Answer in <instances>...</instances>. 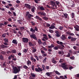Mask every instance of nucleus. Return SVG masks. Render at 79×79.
Wrapping results in <instances>:
<instances>
[{
  "instance_id": "1",
  "label": "nucleus",
  "mask_w": 79,
  "mask_h": 79,
  "mask_svg": "<svg viewBox=\"0 0 79 79\" xmlns=\"http://www.w3.org/2000/svg\"><path fill=\"white\" fill-rule=\"evenodd\" d=\"M21 67L20 66H18L17 67L16 66L13 67V73L14 74H17L19 73V72L21 71Z\"/></svg>"
},
{
  "instance_id": "2",
  "label": "nucleus",
  "mask_w": 79,
  "mask_h": 79,
  "mask_svg": "<svg viewBox=\"0 0 79 79\" xmlns=\"http://www.w3.org/2000/svg\"><path fill=\"white\" fill-rule=\"evenodd\" d=\"M42 67L43 69L40 67H38V69L37 68H35V71H36V72H38L39 73L40 72H42V71H45V66L44 65L42 64Z\"/></svg>"
},
{
  "instance_id": "3",
  "label": "nucleus",
  "mask_w": 79,
  "mask_h": 79,
  "mask_svg": "<svg viewBox=\"0 0 79 79\" xmlns=\"http://www.w3.org/2000/svg\"><path fill=\"white\" fill-rule=\"evenodd\" d=\"M26 16H28L27 18L28 20H31V17H34V15H32L31 14H29V12H27L26 14Z\"/></svg>"
},
{
  "instance_id": "4",
  "label": "nucleus",
  "mask_w": 79,
  "mask_h": 79,
  "mask_svg": "<svg viewBox=\"0 0 79 79\" xmlns=\"http://www.w3.org/2000/svg\"><path fill=\"white\" fill-rule=\"evenodd\" d=\"M30 37L31 39H33L34 40H37V38L36 37V35L34 33H32L31 35H30Z\"/></svg>"
},
{
  "instance_id": "5",
  "label": "nucleus",
  "mask_w": 79,
  "mask_h": 79,
  "mask_svg": "<svg viewBox=\"0 0 79 79\" xmlns=\"http://www.w3.org/2000/svg\"><path fill=\"white\" fill-rule=\"evenodd\" d=\"M22 40L24 43H27L29 42V39L27 38H23Z\"/></svg>"
},
{
  "instance_id": "6",
  "label": "nucleus",
  "mask_w": 79,
  "mask_h": 79,
  "mask_svg": "<svg viewBox=\"0 0 79 79\" xmlns=\"http://www.w3.org/2000/svg\"><path fill=\"white\" fill-rule=\"evenodd\" d=\"M55 32L56 34L55 35L56 36V37H60V32L56 30L55 31Z\"/></svg>"
},
{
  "instance_id": "7",
  "label": "nucleus",
  "mask_w": 79,
  "mask_h": 79,
  "mask_svg": "<svg viewBox=\"0 0 79 79\" xmlns=\"http://www.w3.org/2000/svg\"><path fill=\"white\" fill-rule=\"evenodd\" d=\"M38 15H40V16H45L46 15V13L44 12H42L41 11L39 12L38 13Z\"/></svg>"
},
{
  "instance_id": "8",
  "label": "nucleus",
  "mask_w": 79,
  "mask_h": 79,
  "mask_svg": "<svg viewBox=\"0 0 79 79\" xmlns=\"http://www.w3.org/2000/svg\"><path fill=\"white\" fill-rule=\"evenodd\" d=\"M24 6L26 8H28V9H30L31 8V6L28 4H25L24 5Z\"/></svg>"
},
{
  "instance_id": "9",
  "label": "nucleus",
  "mask_w": 79,
  "mask_h": 79,
  "mask_svg": "<svg viewBox=\"0 0 79 79\" xmlns=\"http://www.w3.org/2000/svg\"><path fill=\"white\" fill-rule=\"evenodd\" d=\"M56 43L58 44H59V45L61 44V46L63 48L64 47V46L63 45V42H62L61 41L60 42L59 41H57Z\"/></svg>"
},
{
  "instance_id": "10",
  "label": "nucleus",
  "mask_w": 79,
  "mask_h": 79,
  "mask_svg": "<svg viewBox=\"0 0 79 79\" xmlns=\"http://www.w3.org/2000/svg\"><path fill=\"white\" fill-rule=\"evenodd\" d=\"M60 39L62 40H65V39H66V37L64 35H62V36L60 37Z\"/></svg>"
},
{
  "instance_id": "11",
  "label": "nucleus",
  "mask_w": 79,
  "mask_h": 79,
  "mask_svg": "<svg viewBox=\"0 0 79 79\" xmlns=\"http://www.w3.org/2000/svg\"><path fill=\"white\" fill-rule=\"evenodd\" d=\"M66 32L68 35H69L71 36H74V34L73 33H71V32L66 31Z\"/></svg>"
},
{
  "instance_id": "12",
  "label": "nucleus",
  "mask_w": 79,
  "mask_h": 79,
  "mask_svg": "<svg viewBox=\"0 0 79 79\" xmlns=\"http://www.w3.org/2000/svg\"><path fill=\"white\" fill-rule=\"evenodd\" d=\"M12 43L14 44L15 45H17L18 44V41L17 40H13L12 41Z\"/></svg>"
},
{
  "instance_id": "13",
  "label": "nucleus",
  "mask_w": 79,
  "mask_h": 79,
  "mask_svg": "<svg viewBox=\"0 0 79 79\" xmlns=\"http://www.w3.org/2000/svg\"><path fill=\"white\" fill-rule=\"evenodd\" d=\"M74 28H75V29L76 31H79V26L77 25H76V26L74 27Z\"/></svg>"
},
{
  "instance_id": "14",
  "label": "nucleus",
  "mask_w": 79,
  "mask_h": 79,
  "mask_svg": "<svg viewBox=\"0 0 79 79\" xmlns=\"http://www.w3.org/2000/svg\"><path fill=\"white\" fill-rule=\"evenodd\" d=\"M35 18L36 19H39V20L40 21H42V19L40 18V17H39V16H35Z\"/></svg>"
},
{
  "instance_id": "15",
  "label": "nucleus",
  "mask_w": 79,
  "mask_h": 79,
  "mask_svg": "<svg viewBox=\"0 0 79 79\" xmlns=\"http://www.w3.org/2000/svg\"><path fill=\"white\" fill-rule=\"evenodd\" d=\"M30 31L31 32L32 34H34V33H35V30L34 29H33L32 28H31L30 29Z\"/></svg>"
},
{
  "instance_id": "16",
  "label": "nucleus",
  "mask_w": 79,
  "mask_h": 79,
  "mask_svg": "<svg viewBox=\"0 0 79 79\" xmlns=\"http://www.w3.org/2000/svg\"><path fill=\"white\" fill-rule=\"evenodd\" d=\"M52 62L54 64H56L57 63V61H56L55 60V58H53L52 60Z\"/></svg>"
},
{
  "instance_id": "17",
  "label": "nucleus",
  "mask_w": 79,
  "mask_h": 79,
  "mask_svg": "<svg viewBox=\"0 0 79 79\" xmlns=\"http://www.w3.org/2000/svg\"><path fill=\"white\" fill-rule=\"evenodd\" d=\"M30 59L31 61H33L34 62H35L36 61V60L34 58V57L32 56H31Z\"/></svg>"
},
{
  "instance_id": "18",
  "label": "nucleus",
  "mask_w": 79,
  "mask_h": 79,
  "mask_svg": "<svg viewBox=\"0 0 79 79\" xmlns=\"http://www.w3.org/2000/svg\"><path fill=\"white\" fill-rule=\"evenodd\" d=\"M61 67L63 68L64 69H68V68H67V66L66 65H61Z\"/></svg>"
},
{
  "instance_id": "19",
  "label": "nucleus",
  "mask_w": 79,
  "mask_h": 79,
  "mask_svg": "<svg viewBox=\"0 0 79 79\" xmlns=\"http://www.w3.org/2000/svg\"><path fill=\"white\" fill-rule=\"evenodd\" d=\"M76 40V38H73V37H72L71 39V40L72 42H75Z\"/></svg>"
},
{
  "instance_id": "20",
  "label": "nucleus",
  "mask_w": 79,
  "mask_h": 79,
  "mask_svg": "<svg viewBox=\"0 0 79 79\" xmlns=\"http://www.w3.org/2000/svg\"><path fill=\"white\" fill-rule=\"evenodd\" d=\"M28 44L29 46L30 47H32L33 46H34V44H33L32 43V42H29Z\"/></svg>"
},
{
  "instance_id": "21",
  "label": "nucleus",
  "mask_w": 79,
  "mask_h": 79,
  "mask_svg": "<svg viewBox=\"0 0 79 79\" xmlns=\"http://www.w3.org/2000/svg\"><path fill=\"white\" fill-rule=\"evenodd\" d=\"M50 3H51V5H52V6H54L55 5V2L53 1H50Z\"/></svg>"
},
{
  "instance_id": "22",
  "label": "nucleus",
  "mask_w": 79,
  "mask_h": 79,
  "mask_svg": "<svg viewBox=\"0 0 79 79\" xmlns=\"http://www.w3.org/2000/svg\"><path fill=\"white\" fill-rule=\"evenodd\" d=\"M35 9V7L33 6L32 8L31 9V11L32 13H34L35 12V10H34Z\"/></svg>"
},
{
  "instance_id": "23",
  "label": "nucleus",
  "mask_w": 79,
  "mask_h": 79,
  "mask_svg": "<svg viewBox=\"0 0 79 79\" xmlns=\"http://www.w3.org/2000/svg\"><path fill=\"white\" fill-rule=\"evenodd\" d=\"M70 55H71V54H70L69 52H68V55H65V57H68V58H69V57H70Z\"/></svg>"
},
{
  "instance_id": "24",
  "label": "nucleus",
  "mask_w": 79,
  "mask_h": 79,
  "mask_svg": "<svg viewBox=\"0 0 79 79\" xmlns=\"http://www.w3.org/2000/svg\"><path fill=\"white\" fill-rule=\"evenodd\" d=\"M27 63L28 65H31V61L28 60V61H27Z\"/></svg>"
},
{
  "instance_id": "25",
  "label": "nucleus",
  "mask_w": 79,
  "mask_h": 79,
  "mask_svg": "<svg viewBox=\"0 0 79 79\" xmlns=\"http://www.w3.org/2000/svg\"><path fill=\"white\" fill-rule=\"evenodd\" d=\"M11 52L12 53H15V54L16 53V51L15 49H13L12 50Z\"/></svg>"
},
{
  "instance_id": "26",
  "label": "nucleus",
  "mask_w": 79,
  "mask_h": 79,
  "mask_svg": "<svg viewBox=\"0 0 79 79\" xmlns=\"http://www.w3.org/2000/svg\"><path fill=\"white\" fill-rule=\"evenodd\" d=\"M3 40L5 42H6V43L8 42V39L7 38H4Z\"/></svg>"
},
{
  "instance_id": "27",
  "label": "nucleus",
  "mask_w": 79,
  "mask_h": 79,
  "mask_svg": "<svg viewBox=\"0 0 79 79\" xmlns=\"http://www.w3.org/2000/svg\"><path fill=\"white\" fill-rule=\"evenodd\" d=\"M55 27L53 25H51V27H49V29H53L54 28H55Z\"/></svg>"
},
{
  "instance_id": "28",
  "label": "nucleus",
  "mask_w": 79,
  "mask_h": 79,
  "mask_svg": "<svg viewBox=\"0 0 79 79\" xmlns=\"http://www.w3.org/2000/svg\"><path fill=\"white\" fill-rule=\"evenodd\" d=\"M38 43L39 44H40V45L42 44V41L40 39L38 40Z\"/></svg>"
},
{
  "instance_id": "29",
  "label": "nucleus",
  "mask_w": 79,
  "mask_h": 79,
  "mask_svg": "<svg viewBox=\"0 0 79 79\" xmlns=\"http://www.w3.org/2000/svg\"><path fill=\"white\" fill-rule=\"evenodd\" d=\"M43 19H44V20H45L46 21H47V20H48V18L47 17H43Z\"/></svg>"
},
{
  "instance_id": "30",
  "label": "nucleus",
  "mask_w": 79,
  "mask_h": 79,
  "mask_svg": "<svg viewBox=\"0 0 79 79\" xmlns=\"http://www.w3.org/2000/svg\"><path fill=\"white\" fill-rule=\"evenodd\" d=\"M74 13H71V16L72 17V18H74Z\"/></svg>"
},
{
  "instance_id": "31",
  "label": "nucleus",
  "mask_w": 79,
  "mask_h": 79,
  "mask_svg": "<svg viewBox=\"0 0 79 79\" xmlns=\"http://www.w3.org/2000/svg\"><path fill=\"white\" fill-rule=\"evenodd\" d=\"M17 21L18 23H19V24H22V20H17Z\"/></svg>"
},
{
  "instance_id": "32",
  "label": "nucleus",
  "mask_w": 79,
  "mask_h": 79,
  "mask_svg": "<svg viewBox=\"0 0 79 79\" xmlns=\"http://www.w3.org/2000/svg\"><path fill=\"white\" fill-rule=\"evenodd\" d=\"M64 15L65 17V18H68V15L66 13L64 14Z\"/></svg>"
},
{
  "instance_id": "33",
  "label": "nucleus",
  "mask_w": 79,
  "mask_h": 79,
  "mask_svg": "<svg viewBox=\"0 0 79 79\" xmlns=\"http://www.w3.org/2000/svg\"><path fill=\"white\" fill-rule=\"evenodd\" d=\"M0 60H4V58H3V56L2 55L0 56Z\"/></svg>"
},
{
  "instance_id": "34",
  "label": "nucleus",
  "mask_w": 79,
  "mask_h": 79,
  "mask_svg": "<svg viewBox=\"0 0 79 79\" xmlns=\"http://www.w3.org/2000/svg\"><path fill=\"white\" fill-rule=\"evenodd\" d=\"M59 29H60V31H62V30H63V26H60L59 27Z\"/></svg>"
},
{
  "instance_id": "35",
  "label": "nucleus",
  "mask_w": 79,
  "mask_h": 79,
  "mask_svg": "<svg viewBox=\"0 0 79 79\" xmlns=\"http://www.w3.org/2000/svg\"><path fill=\"white\" fill-rule=\"evenodd\" d=\"M32 70L33 71H34V69H35V66L34 65H32L31 66Z\"/></svg>"
},
{
  "instance_id": "36",
  "label": "nucleus",
  "mask_w": 79,
  "mask_h": 79,
  "mask_svg": "<svg viewBox=\"0 0 79 79\" xmlns=\"http://www.w3.org/2000/svg\"><path fill=\"white\" fill-rule=\"evenodd\" d=\"M55 73L56 74H58V75H61V73H59V72H58L57 71H56L55 72Z\"/></svg>"
},
{
  "instance_id": "37",
  "label": "nucleus",
  "mask_w": 79,
  "mask_h": 79,
  "mask_svg": "<svg viewBox=\"0 0 79 79\" xmlns=\"http://www.w3.org/2000/svg\"><path fill=\"white\" fill-rule=\"evenodd\" d=\"M23 68H24V69H28V68L27 66L26 65H24L23 67Z\"/></svg>"
},
{
  "instance_id": "38",
  "label": "nucleus",
  "mask_w": 79,
  "mask_h": 79,
  "mask_svg": "<svg viewBox=\"0 0 79 79\" xmlns=\"http://www.w3.org/2000/svg\"><path fill=\"white\" fill-rule=\"evenodd\" d=\"M40 9L42 11H43L44 10H45V9H44V7H43V6L40 7Z\"/></svg>"
},
{
  "instance_id": "39",
  "label": "nucleus",
  "mask_w": 79,
  "mask_h": 79,
  "mask_svg": "<svg viewBox=\"0 0 79 79\" xmlns=\"http://www.w3.org/2000/svg\"><path fill=\"white\" fill-rule=\"evenodd\" d=\"M31 76L32 77H35V76H36L34 74L32 73H31Z\"/></svg>"
},
{
  "instance_id": "40",
  "label": "nucleus",
  "mask_w": 79,
  "mask_h": 79,
  "mask_svg": "<svg viewBox=\"0 0 79 79\" xmlns=\"http://www.w3.org/2000/svg\"><path fill=\"white\" fill-rule=\"evenodd\" d=\"M9 9L11 10H12L13 11H14L15 10V9L13 7H10V8H9Z\"/></svg>"
},
{
  "instance_id": "41",
  "label": "nucleus",
  "mask_w": 79,
  "mask_h": 79,
  "mask_svg": "<svg viewBox=\"0 0 79 79\" xmlns=\"http://www.w3.org/2000/svg\"><path fill=\"white\" fill-rule=\"evenodd\" d=\"M46 75H47L48 76H50V73L48 72L46 73Z\"/></svg>"
},
{
  "instance_id": "42",
  "label": "nucleus",
  "mask_w": 79,
  "mask_h": 79,
  "mask_svg": "<svg viewBox=\"0 0 79 79\" xmlns=\"http://www.w3.org/2000/svg\"><path fill=\"white\" fill-rule=\"evenodd\" d=\"M1 47L2 48H5V45L4 44H2L1 45Z\"/></svg>"
},
{
  "instance_id": "43",
  "label": "nucleus",
  "mask_w": 79,
  "mask_h": 79,
  "mask_svg": "<svg viewBox=\"0 0 79 79\" xmlns=\"http://www.w3.org/2000/svg\"><path fill=\"white\" fill-rule=\"evenodd\" d=\"M6 33H5L2 35V37L5 38L6 37Z\"/></svg>"
},
{
  "instance_id": "44",
  "label": "nucleus",
  "mask_w": 79,
  "mask_h": 79,
  "mask_svg": "<svg viewBox=\"0 0 79 79\" xmlns=\"http://www.w3.org/2000/svg\"><path fill=\"white\" fill-rule=\"evenodd\" d=\"M35 58L37 60V61H39V58L37 56L35 55Z\"/></svg>"
},
{
  "instance_id": "45",
  "label": "nucleus",
  "mask_w": 79,
  "mask_h": 79,
  "mask_svg": "<svg viewBox=\"0 0 79 79\" xmlns=\"http://www.w3.org/2000/svg\"><path fill=\"white\" fill-rule=\"evenodd\" d=\"M54 49L55 50H58V46L54 47Z\"/></svg>"
},
{
  "instance_id": "46",
  "label": "nucleus",
  "mask_w": 79,
  "mask_h": 79,
  "mask_svg": "<svg viewBox=\"0 0 79 79\" xmlns=\"http://www.w3.org/2000/svg\"><path fill=\"white\" fill-rule=\"evenodd\" d=\"M35 31H36V32H38V28H37V27H35Z\"/></svg>"
},
{
  "instance_id": "47",
  "label": "nucleus",
  "mask_w": 79,
  "mask_h": 79,
  "mask_svg": "<svg viewBox=\"0 0 79 79\" xmlns=\"http://www.w3.org/2000/svg\"><path fill=\"white\" fill-rule=\"evenodd\" d=\"M8 21L9 22H12V19L10 18H9L8 20Z\"/></svg>"
},
{
  "instance_id": "48",
  "label": "nucleus",
  "mask_w": 79,
  "mask_h": 79,
  "mask_svg": "<svg viewBox=\"0 0 79 79\" xmlns=\"http://www.w3.org/2000/svg\"><path fill=\"white\" fill-rule=\"evenodd\" d=\"M49 32L51 33H53V31L51 29H49Z\"/></svg>"
},
{
  "instance_id": "49",
  "label": "nucleus",
  "mask_w": 79,
  "mask_h": 79,
  "mask_svg": "<svg viewBox=\"0 0 79 79\" xmlns=\"http://www.w3.org/2000/svg\"><path fill=\"white\" fill-rule=\"evenodd\" d=\"M46 26H47V27H50V24H49L48 23H47L46 24Z\"/></svg>"
},
{
  "instance_id": "50",
  "label": "nucleus",
  "mask_w": 79,
  "mask_h": 79,
  "mask_svg": "<svg viewBox=\"0 0 79 79\" xmlns=\"http://www.w3.org/2000/svg\"><path fill=\"white\" fill-rule=\"evenodd\" d=\"M7 54H10V53H11V52L10 51H8L6 52Z\"/></svg>"
},
{
  "instance_id": "51",
  "label": "nucleus",
  "mask_w": 79,
  "mask_h": 79,
  "mask_svg": "<svg viewBox=\"0 0 79 79\" xmlns=\"http://www.w3.org/2000/svg\"><path fill=\"white\" fill-rule=\"evenodd\" d=\"M31 23L32 26H35V23L32 21L31 22Z\"/></svg>"
},
{
  "instance_id": "52",
  "label": "nucleus",
  "mask_w": 79,
  "mask_h": 79,
  "mask_svg": "<svg viewBox=\"0 0 79 79\" xmlns=\"http://www.w3.org/2000/svg\"><path fill=\"white\" fill-rule=\"evenodd\" d=\"M21 30H24V27H20Z\"/></svg>"
},
{
  "instance_id": "53",
  "label": "nucleus",
  "mask_w": 79,
  "mask_h": 79,
  "mask_svg": "<svg viewBox=\"0 0 79 79\" xmlns=\"http://www.w3.org/2000/svg\"><path fill=\"white\" fill-rule=\"evenodd\" d=\"M23 52H24V53H27V49H24V50H23Z\"/></svg>"
},
{
  "instance_id": "54",
  "label": "nucleus",
  "mask_w": 79,
  "mask_h": 79,
  "mask_svg": "<svg viewBox=\"0 0 79 79\" xmlns=\"http://www.w3.org/2000/svg\"><path fill=\"white\" fill-rule=\"evenodd\" d=\"M40 0H34L35 3H38V2H39Z\"/></svg>"
},
{
  "instance_id": "55",
  "label": "nucleus",
  "mask_w": 79,
  "mask_h": 79,
  "mask_svg": "<svg viewBox=\"0 0 79 79\" xmlns=\"http://www.w3.org/2000/svg\"><path fill=\"white\" fill-rule=\"evenodd\" d=\"M2 26H5V24H4V23H0V27H2Z\"/></svg>"
},
{
  "instance_id": "56",
  "label": "nucleus",
  "mask_w": 79,
  "mask_h": 79,
  "mask_svg": "<svg viewBox=\"0 0 79 79\" xmlns=\"http://www.w3.org/2000/svg\"><path fill=\"white\" fill-rule=\"evenodd\" d=\"M70 58L71 59V60H74V56H72V57H70Z\"/></svg>"
},
{
  "instance_id": "57",
  "label": "nucleus",
  "mask_w": 79,
  "mask_h": 79,
  "mask_svg": "<svg viewBox=\"0 0 79 79\" xmlns=\"http://www.w3.org/2000/svg\"><path fill=\"white\" fill-rule=\"evenodd\" d=\"M36 51H37L36 49H34L32 50V53H35Z\"/></svg>"
},
{
  "instance_id": "58",
  "label": "nucleus",
  "mask_w": 79,
  "mask_h": 79,
  "mask_svg": "<svg viewBox=\"0 0 79 79\" xmlns=\"http://www.w3.org/2000/svg\"><path fill=\"white\" fill-rule=\"evenodd\" d=\"M7 43H6V42H5L3 44H4V45H6V46H7V45H8V44Z\"/></svg>"
},
{
  "instance_id": "59",
  "label": "nucleus",
  "mask_w": 79,
  "mask_h": 79,
  "mask_svg": "<svg viewBox=\"0 0 79 79\" xmlns=\"http://www.w3.org/2000/svg\"><path fill=\"white\" fill-rule=\"evenodd\" d=\"M39 58H40V60H42V56H38Z\"/></svg>"
},
{
  "instance_id": "60",
  "label": "nucleus",
  "mask_w": 79,
  "mask_h": 79,
  "mask_svg": "<svg viewBox=\"0 0 79 79\" xmlns=\"http://www.w3.org/2000/svg\"><path fill=\"white\" fill-rule=\"evenodd\" d=\"M48 37L49 39H51V38L52 37V36H51V35L50 34L48 35Z\"/></svg>"
},
{
  "instance_id": "61",
  "label": "nucleus",
  "mask_w": 79,
  "mask_h": 79,
  "mask_svg": "<svg viewBox=\"0 0 79 79\" xmlns=\"http://www.w3.org/2000/svg\"><path fill=\"white\" fill-rule=\"evenodd\" d=\"M16 2L17 3H20V1L18 0H17Z\"/></svg>"
},
{
  "instance_id": "62",
  "label": "nucleus",
  "mask_w": 79,
  "mask_h": 79,
  "mask_svg": "<svg viewBox=\"0 0 79 79\" xmlns=\"http://www.w3.org/2000/svg\"><path fill=\"white\" fill-rule=\"evenodd\" d=\"M10 56L11 57H12V59H13L14 58H15V56H14V55H11Z\"/></svg>"
},
{
  "instance_id": "63",
  "label": "nucleus",
  "mask_w": 79,
  "mask_h": 79,
  "mask_svg": "<svg viewBox=\"0 0 79 79\" xmlns=\"http://www.w3.org/2000/svg\"><path fill=\"white\" fill-rule=\"evenodd\" d=\"M18 55H19V56H21V53L20 52H19L18 54Z\"/></svg>"
},
{
  "instance_id": "64",
  "label": "nucleus",
  "mask_w": 79,
  "mask_h": 79,
  "mask_svg": "<svg viewBox=\"0 0 79 79\" xmlns=\"http://www.w3.org/2000/svg\"><path fill=\"white\" fill-rule=\"evenodd\" d=\"M56 79H60V78H59L57 76H56Z\"/></svg>"
}]
</instances>
